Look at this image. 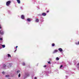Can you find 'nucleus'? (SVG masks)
<instances>
[{
	"instance_id": "2",
	"label": "nucleus",
	"mask_w": 79,
	"mask_h": 79,
	"mask_svg": "<svg viewBox=\"0 0 79 79\" xmlns=\"http://www.w3.org/2000/svg\"><path fill=\"white\" fill-rule=\"evenodd\" d=\"M0 33L1 35H3V30L0 31Z\"/></svg>"
},
{
	"instance_id": "31",
	"label": "nucleus",
	"mask_w": 79,
	"mask_h": 79,
	"mask_svg": "<svg viewBox=\"0 0 79 79\" xmlns=\"http://www.w3.org/2000/svg\"><path fill=\"white\" fill-rule=\"evenodd\" d=\"M18 47V46H16V48H17Z\"/></svg>"
},
{
	"instance_id": "23",
	"label": "nucleus",
	"mask_w": 79,
	"mask_h": 79,
	"mask_svg": "<svg viewBox=\"0 0 79 79\" xmlns=\"http://www.w3.org/2000/svg\"><path fill=\"white\" fill-rule=\"evenodd\" d=\"M48 63H49V64H50V61H49V62H48Z\"/></svg>"
},
{
	"instance_id": "9",
	"label": "nucleus",
	"mask_w": 79,
	"mask_h": 79,
	"mask_svg": "<svg viewBox=\"0 0 79 79\" xmlns=\"http://www.w3.org/2000/svg\"><path fill=\"white\" fill-rule=\"evenodd\" d=\"M25 76L26 77H29V74H27L25 75Z\"/></svg>"
},
{
	"instance_id": "19",
	"label": "nucleus",
	"mask_w": 79,
	"mask_h": 79,
	"mask_svg": "<svg viewBox=\"0 0 79 79\" xmlns=\"http://www.w3.org/2000/svg\"><path fill=\"white\" fill-rule=\"evenodd\" d=\"M21 76V74L19 73V77Z\"/></svg>"
},
{
	"instance_id": "20",
	"label": "nucleus",
	"mask_w": 79,
	"mask_h": 79,
	"mask_svg": "<svg viewBox=\"0 0 79 79\" xmlns=\"http://www.w3.org/2000/svg\"><path fill=\"white\" fill-rule=\"evenodd\" d=\"M19 72H20V71L19 70H18L17 71V73H19Z\"/></svg>"
},
{
	"instance_id": "21",
	"label": "nucleus",
	"mask_w": 79,
	"mask_h": 79,
	"mask_svg": "<svg viewBox=\"0 0 79 79\" xmlns=\"http://www.w3.org/2000/svg\"><path fill=\"white\" fill-rule=\"evenodd\" d=\"M63 67V65H61L60 66V68H62Z\"/></svg>"
},
{
	"instance_id": "26",
	"label": "nucleus",
	"mask_w": 79,
	"mask_h": 79,
	"mask_svg": "<svg viewBox=\"0 0 79 79\" xmlns=\"http://www.w3.org/2000/svg\"><path fill=\"white\" fill-rule=\"evenodd\" d=\"M16 50H17V49H16V50H15V51H14L15 52H16Z\"/></svg>"
},
{
	"instance_id": "16",
	"label": "nucleus",
	"mask_w": 79,
	"mask_h": 79,
	"mask_svg": "<svg viewBox=\"0 0 79 79\" xmlns=\"http://www.w3.org/2000/svg\"><path fill=\"white\" fill-rule=\"evenodd\" d=\"M6 77H9V75H8L6 76Z\"/></svg>"
},
{
	"instance_id": "27",
	"label": "nucleus",
	"mask_w": 79,
	"mask_h": 79,
	"mask_svg": "<svg viewBox=\"0 0 79 79\" xmlns=\"http://www.w3.org/2000/svg\"><path fill=\"white\" fill-rule=\"evenodd\" d=\"M35 79H37V77H35Z\"/></svg>"
},
{
	"instance_id": "28",
	"label": "nucleus",
	"mask_w": 79,
	"mask_h": 79,
	"mask_svg": "<svg viewBox=\"0 0 79 79\" xmlns=\"http://www.w3.org/2000/svg\"><path fill=\"white\" fill-rule=\"evenodd\" d=\"M49 12V11L48 10L47 11V13H48Z\"/></svg>"
},
{
	"instance_id": "30",
	"label": "nucleus",
	"mask_w": 79,
	"mask_h": 79,
	"mask_svg": "<svg viewBox=\"0 0 79 79\" xmlns=\"http://www.w3.org/2000/svg\"><path fill=\"white\" fill-rule=\"evenodd\" d=\"M0 29H2V27H0Z\"/></svg>"
},
{
	"instance_id": "14",
	"label": "nucleus",
	"mask_w": 79,
	"mask_h": 79,
	"mask_svg": "<svg viewBox=\"0 0 79 79\" xmlns=\"http://www.w3.org/2000/svg\"><path fill=\"white\" fill-rule=\"evenodd\" d=\"M76 45H79V42H78L77 43H76Z\"/></svg>"
},
{
	"instance_id": "25",
	"label": "nucleus",
	"mask_w": 79,
	"mask_h": 79,
	"mask_svg": "<svg viewBox=\"0 0 79 79\" xmlns=\"http://www.w3.org/2000/svg\"><path fill=\"white\" fill-rule=\"evenodd\" d=\"M0 40H2V38H1L0 39Z\"/></svg>"
},
{
	"instance_id": "22",
	"label": "nucleus",
	"mask_w": 79,
	"mask_h": 79,
	"mask_svg": "<svg viewBox=\"0 0 79 79\" xmlns=\"http://www.w3.org/2000/svg\"><path fill=\"white\" fill-rule=\"evenodd\" d=\"M2 74H5V72H2Z\"/></svg>"
},
{
	"instance_id": "13",
	"label": "nucleus",
	"mask_w": 79,
	"mask_h": 79,
	"mask_svg": "<svg viewBox=\"0 0 79 79\" xmlns=\"http://www.w3.org/2000/svg\"><path fill=\"white\" fill-rule=\"evenodd\" d=\"M27 21H31V19H27Z\"/></svg>"
},
{
	"instance_id": "32",
	"label": "nucleus",
	"mask_w": 79,
	"mask_h": 79,
	"mask_svg": "<svg viewBox=\"0 0 79 79\" xmlns=\"http://www.w3.org/2000/svg\"><path fill=\"white\" fill-rule=\"evenodd\" d=\"M20 8H21V9H22V7H20Z\"/></svg>"
},
{
	"instance_id": "17",
	"label": "nucleus",
	"mask_w": 79,
	"mask_h": 79,
	"mask_svg": "<svg viewBox=\"0 0 79 79\" xmlns=\"http://www.w3.org/2000/svg\"><path fill=\"white\" fill-rule=\"evenodd\" d=\"M6 66V65H5V64H4L3 66V68H5V67Z\"/></svg>"
},
{
	"instance_id": "5",
	"label": "nucleus",
	"mask_w": 79,
	"mask_h": 79,
	"mask_svg": "<svg viewBox=\"0 0 79 79\" xmlns=\"http://www.w3.org/2000/svg\"><path fill=\"white\" fill-rule=\"evenodd\" d=\"M58 52V50H54L53 52V53H56Z\"/></svg>"
},
{
	"instance_id": "18",
	"label": "nucleus",
	"mask_w": 79,
	"mask_h": 79,
	"mask_svg": "<svg viewBox=\"0 0 79 79\" xmlns=\"http://www.w3.org/2000/svg\"><path fill=\"white\" fill-rule=\"evenodd\" d=\"M52 47H54V46H55V44H52Z\"/></svg>"
},
{
	"instance_id": "29",
	"label": "nucleus",
	"mask_w": 79,
	"mask_h": 79,
	"mask_svg": "<svg viewBox=\"0 0 79 79\" xmlns=\"http://www.w3.org/2000/svg\"><path fill=\"white\" fill-rule=\"evenodd\" d=\"M46 65H44V67H46Z\"/></svg>"
},
{
	"instance_id": "7",
	"label": "nucleus",
	"mask_w": 79,
	"mask_h": 79,
	"mask_svg": "<svg viewBox=\"0 0 79 79\" xmlns=\"http://www.w3.org/2000/svg\"><path fill=\"white\" fill-rule=\"evenodd\" d=\"M21 18L22 19H24V16L23 15H22Z\"/></svg>"
},
{
	"instance_id": "10",
	"label": "nucleus",
	"mask_w": 79,
	"mask_h": 79,
	"mask_svg": "<svg viewBox=\"0 0 79 79\" xmlns=\"http://www.w3.org/2000/svg\"><path fill=\"white\" fill-rule=\"evenodd\" d=\"M35 22L36 23H38V22H39V19H36V20Z\"/></svg>"
},
{
	"instance_id": "12",
	"label": "nucleus",
	"mask_w": 79,
	"mask_h": 79,
	"mask_svg": "<svg viewBox=\"0 0 79 79\" xmlns=\"http://www.w3.org/2000/svg\"><path fill=\"white\" fill-rule=\"evenodd\" d=\"M2 46L3 47V48H4V47H5V45L4 44L3 45H2Z\"/></svg>"
},
{
	"instance_id": "3",
	"label": "nucleus",
	"mask_w": 79,
	"mask_h": 79,
	"mask_svg": "<svg viewBox=\"0 0 79 79\" xmlns=\"http://www.w3.org/2000/svg\"><path fill=\"white\" fill-rule=\"evenodd\" d=\"M58 50L60 51V52H61L63 51V49L61 48H59L58 49Z\"/></svg>"
},
{
	"instance_id": "1",
	"label": "nucleus",
	"mask_w": 79,
	"mask_h": 79,
	"mask_svg": "<svg viewBox=\"0 0 79 79\" xmlns=\"http://www.w3.org/2000/svg\"><path fill=\"white\" fill-rule=\"evenodd\" d=\"M10 3H11V1H8L6 3V5H7V6H9Z\"/></svg>"
},
{
	"instance_id": "6",
	"label": "nucleus",
	"mask_w": 79,
	"mask_h": 79,
	"mask_svg": "<svg viewBox=\"0 0 79 79\" xmlns=\"http://www.w3.org/2000/svg\"><path fill=\"white\" fill-rule=\"evenodd\" d=\"M42 16H46V14L45 13H43L42 14Z\"/></svg>"
},
{
	"instance_id": "8",
	"label": "nucleus",
	"mask_w": 79,
	"mask_h": 79,
	"mask_svg": "<svg viewBox=\"0 0 79 79\" xmlns=\"http://www.w3.org/2000/svg\"><path fill=\"white\" fill-rule=\"evenodd\" d=\"M76 67L77 68H79V63H78Z\"/></svg>"
},
{
	"instance_id": "33",
	"label": "nucleus",
	"mask_w": 79,
	"mask_h": 79,
	"mask_svg": "<svg viewBox=\"0 0 79 79\" xmlns=\"http://www.w3.org/2000/svg\"><path fill=\"white\" fill-rule=\"evenodd\" d=\"M66 77H67V76H66Z\"/></svg>"
},
{
	"instance_id": "4",
	"label": "nucleus",
	"mask_w": 79,
	"mask_h": 79,
	"mask_svg": "<svg viewBox=\"0 0 79 79\" xmlns=\"http://www.w3.org/2000/svg\"><path fill=\"white\" fill-rule=\"evenodd\" d=\"M17 2L19 4H20V3H21V1H20V0H17Z\"/></svg>"
},
{
	"instance_id": "15",
	"label": "nucleus",
	"mask_w": 79,
	"mask_h": 79,
	"mask_svg": "<svg viewBox=\"0 0 79 79\" xmlns=\"http://www.w3.org/2000/svg\"><path fill=\"white\" fill-rule=\"evenodd\" d=\"M56 60H59V58L58 57L56 58Z\"/></svg>"
},
{
	"instance_id": "11",
	"label": "nucleus",
	"mask_w": 79,
	"mask_h": 79,
	"mask_svg": "<svg viewBox=\"0 0 79 79\" xmlns=\"http://www.w3.org/2000/svg\"><path fill=\"white\" fill-rule=\"evenodd\" d=\"M7 55L8 57H11V55H10V54H8Z\"/></svg>"
},
{
	"instance_id": "24",
	"label": "nucleus",
	"mask_w": 79,
	"mask_h": 79,
	"mask_svg": "<svg viewBox=\"0 0 79 79\" xmlns=\"http://www.w3.org/2000/svg\"><path fill=\"white\" fill-rule=\"evenodd\" d=\"M23 66H24V65H25V63H23Z\"/></svg>"
}]
</instances>
